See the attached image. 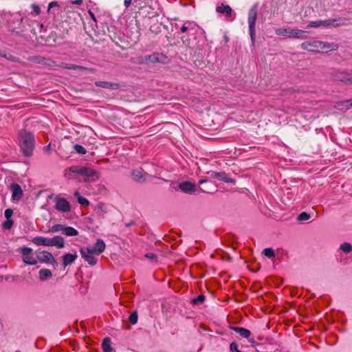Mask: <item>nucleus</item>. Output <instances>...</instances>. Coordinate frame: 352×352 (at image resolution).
<instances>
[{"instance_id":"6e6552de","label":"nucleus","mask_w":352,"mask_h":352,"mask_svg":"<svg viewBox=\"0 0 352 352\" xmlns=\"http://www.w3.org/2000/svg\"><path fill=\"white\" fill-rule=\"evenodd\" d=\"M55 206L54 208L63 213L69 212L72 210V206L70 203L63 197H60L58 195H56L54 197Z\"/></svg>"},{"instance_id":"f257e3e1","label":"nucleus","mask_w":352,"mask_h":352,"mask_svg":"<svg viewBox=\"0 0 352 352\" xmlns=\"http://www.w3.org/2000/svg\"><path fill=\"white\" fill-rule=\"evenodd\" d=\"M19 144L21 151L25 157H30L33 154L35 147L34 135L26 129H21L19 132Z\"/></svg>"},{"instance_id":"c03bdc74","label":"nucleus","mask_w":352,"mask_h":352,"mask_svg":"<svg viewBox=\"0 0 352 352\" xmlns=\"http://www.w3.org/2000/svg\"><path fill=\"white\" fill-rule=\"evenodd\" d=\"M54 7H58V4L55 1H52L51 3H49V6H48V11L50 12L51 10L54 8Z\"/></svg>"},{"instance_id":"c756f323","label":"nucleus","mask_w":352,"mask_h":352,"mask_svg":"<svg viewBox=\"0 0 352 352\" xmlns=\"http://www.w3.org/2000/svg\"><path fill=\"white\" fill-rule=\"evenodd\" d=\"M74 196L77 197L78 202L83 206H89V201L85 197H83L80 195V193L78 191H76L74 193Z\"/></svg>"},{"instance_id":"a19ab883","label":"nucleus","mask_w":352,"mask_h":352,"mask_svg":"<svg viewBox=\"0 0 352 352\" xmlns=\"http://www.w3.org/2000/svg\"><path fill=\"white\" fill-rule=\"evenodd\" d=\"M145 257L151 260V261H157V256L155 254L153 253H146L145 254Z\"/></svg>"},{"instance_id":"c85d7f7f","label":"nucleus","mask_w":352,"mask_h":352,"mask_svg":"<svg viewBox=\"0 0 352 352\" xmlns=\"http://www.w3.org/2000/svg\"><path fill=\"white\" fill-rule=\"evenodd\" d=\"M63 234L67 236H75L78 234V232L73 227L65 226Z\"/></svg>"},{"instance_id":"7c9ffc66","label":"nucleus","mask_w":352,"mask_h":352,"mask_svg":"<svg viewBox=\"0 0 352 352\" xmlns=\"http://www.w3.org/2000/svg\"><path fill=\"white\" fill-rule=\"evenodd\" d=\"M340 249L345 254H349L352 251V245L350 243L344 242L340 245Z\"/></svg>"},{"instance_id":"cd10ccee","label":"nucleus","mask_w":352,"mask_h":352,"mask_svg":"<svg viewBox=\"0 0 352 352\" xmlns=\"http://www.w3.org/2000/svg\"><path fill=\"white\" fill-rule=\"evenodd\" d=\"M39 278L41 280H46L52 276V272L48 269H41L39 272Z\"/></svg>"},{"instance_id":"58836bf2","label":"nucleus","mask_w":352,"mask_h":352,"mask_svg":"<svg viewBox=\"0 0 352 352\" xmlns=\"http://www.w3.org/2000/svg\"><path fill=\"white\" fill-rule=\"evenodd\" d=\"M12 214H13V210L11 208H8L4 212L5 217L7 219H10V218L12 216Z\"/></svg>"},{"instance_id":"f8f14e48","label":"nucleus","mask_w":352,"mask_h":352,"mask_svg":"<svg viewBox=\"0 0 352 352\" xmlns=\"http://www.w3.org/2000/svg\"><path fill=\"white\" fill-rule=\"evenodd\" d=\"M210 177L228 184H234L235 180L228 176L225 172H212Z\"/></svg>"},{"instance_id":"a18cd8bd","label":"nucleus","mask_w":352,"mask_h":352,"mask_svg":"<svg viewBox=\"0 0 352 352\" xmlns=\"http://www.w3.org/2000/svg\"><path fill=\"white\" fill-rule=\"evenodd\" d=\"M160 26H157V27L155 28L154 26L151 25V26L150 27V30H151V32H153L157 33L158 32H160Z\"/></svg>"},{"instance_id":"72a5a7b5","label":"nucleus","mask_w":352,"mask_h":352,"mask_svg":"<svg viewBox=\"0 0 352 352\" xmlns=\"http://www.w3.org/2000/svg\"><path fill=\"white\" fill-rule=\"evenodd\" d=\"M138 313L137 311H133L132 312L129 317V322L133 324H135L137 323L138 322Z\"/></svg>"},{"instance_id":"c9c22d12","label":"nucleus","mask_w":352,"mask_h":352,"mask_svg":"<svg viewBox=\"0 0 352 352\" xmlns=\"http://www.w3.org/2000/svg\"><path fill=\"white\" fill-rule=\"evenodd\" d=\"M74 149L76 151V153L81 154V155H84L87 153L86 148L79 144L74 145Z\"/></svg>"},{"instance_id":"603ef678","label":"nucleus","mask_w":352,"mask_h":352,"mask_svg":"<svg viewBox=\"0 0 352 352\" xmlns=\"http://www.w3.org/2000/svg\"><path fill=\"white\" fill-rule=\"evenodd\" d=\"M89 14H90V15L91 16V18H92L94 21H96V18H95L94 14L91 12H89Z\"/></svg>"},{"instance_id":"864d4df0","label":"nucleus","mask_w":352,"mask_h":352,"mask_svg":"<svg viewBox=\"0 0 352 352\" xmlns=\"http://www.w3.org/2000/svg\"><path fill=\"white\" fill-rule=\"evenodd\" d=\"M133 224H134V222L131 221L129 223L126 224V226L129 227V226H132Z\"/></svg>"},{"instance_id":"79ce46f5","label":"nucleus","mask_w":352,"mask_h":352,"mask_svg":"<svg viewBox=\"0 0 352 352\" xmlns=\"http://www.w3.org/2000/svg\"><path fill=\"white\" fill-rule=\"evenodd\" d=\"M32 12L34 13L35 15H38L40 13L41 10L38 6L33 4L32 6Z\"/></svg>"},{"instance_id":"2f4dec72","label":"nucleus","mask_w":352,"mask_h":352,"mask_svg":"<svg viewBox=\"0 0 352 352\" xmlns=\"http://www.w3.org/2000/svg\"><path fill=\"white\" fill-rule=\"evenodd\" d=\"M64 225L62 224H56L54 225L47 232H62L63 233Z\"/></svg>"},{"instance_id":"39448f33","label":"nucleus","mask_w":352,"mask_h":352,"mask_svg":"<svg viewBox=\"0 0 352 352\" xmlns=\"http://www.w3.org/2000/svg\"><path fill=\"white\" fill-rule=\"evenodd\" d=\"M275 33L278 36H287L289 38L305 39L307 38L306 32L298 29L278 28Z\"/></svg>"},{"instance_id":"ddd939ff","label":"nucleus","mask_w":352,"mask_h":352,"mask_svg":"<svg viewBox=\"0 0 352 352\" xmlns=\"http://www.w3.org/2000/svg\"><path fill=\"white\" fill-rule=\"evenodd\" d=\"M82 257L90 265H95L97 263V258L94 256L92 253H88L87 250L84 248H81L80 250Z\"/></svg>"},{"instance_id":"423d86ee","label":"nucleus","mask_w":352,"mask_h":352,"mask_svg":"<svg viewBox=\"0 0 352 352\" xmlns=\"http://www.w3.org/2000/svg\"><path fill=\"white\" fill-rule=\"evenodd\" d=\"M346 19L339 17L333 19L312 21L311 23H309V26L311 28H318L320 25H324L325 27H338L341 25H345L346 24Z\"/></svg>"},{"instance_id":"37998d69","label":"nucleus","mask_w":352,"mask_h":352,"mask_svg":"<svg viewBox=\"0 0 352 352\" xmlns=\"http://www.w3.org/2000/svg\"><path fill=\"white\" fill-rule=\"evenodd\" d=\"M190 23H188V25H186V23L184 24L181 28H180V30L182 32L184 33L186 32L188 29H190Z\"/></svg>"},{"instance_id":"f03ea898","label":"nucleus","mask_w":352,"mask_h":352,"mask_svg":"<svg viewBox=\"0 0 352 352\" xmlns=\"http://www.w3.org/2000/svg\"><path fill=\"white\" fill-rule=\"evenodd\" d=\"M301 48L314 52H320V50H329L330 51L337 50L338 45L335 43H325L319 41H306L301 44Z\"/></svg>"},{"instance_id":"4468645a","label":"nucleus","mask_w":352,"mask_h":352,"mask_svg":"<svg viewBox=\"0 0 352 352\" xmlns=\"http://www.w3.org/2000/svg\"><path fill=\"white\" fill-rule=\"evenodd\" d=\"M179 188L187 194H192L196 191L195 184L190 182H183L179 184Z\"/></svg>"},{"instance_id":"49530a36","label":"nucleus","mask_w":352,"mask_h":352,"mask_svg":"<svg viewBox=\"0 0 352 352\" xmlns=\"http://www.w3.org/2000/svg\"><path fill=\"white\" fill-rule=\"evenodd\" d=\"M48 263L52 264L53 266H57V265H58V263H57V261L55 260V258H54V256H52V259H51Z\"/></svg>"},{"instance_id":"393cba45","label":"nucleus","mask_w":352,"mask_h":352,"mask_svg":"<svg viewBox=\"0 0 352 352\" xmlns=\"http://www.w3.org/2000/svg\"><path fill=\"white\" fill-rule=\"evenodd\" d=\"M60 67L64 69H67L78 70L80 72H84V71L87 70V68H86L83 66L77 65H74V64H72V63H62L60 64Z\"/></svg>"},{"instance_id":"dca6fc26","label":"nucleus","mask_w":352,"mask_h":352,"mask_svg":"<svg viewBox=\"0 0 352 352\" xmlns=\"http://www.w3.org/2000/svg\"><path fill=\"white\" fill-rule=\"evenodd\" d=\"M78 258V254L75 252L74 253H66L62 256L63 265L64 268L75 262Z\"/></svg>"},{"instance_id":"6e6d98bb","label":"nucleus","mask_w":352,"mask_h":352,"mask_svg":"<svg viewBox=\"0 0 352 352\" xmlns=\"http://www.w3.org/2000/svg\"><path fill=\"white\" fill-rule=\"evenodd\" d=\"M15 352H20L19 351H16Z\"/></svg>"},{"instance_id":"b1692460","label":"nucleus","mask_w":352,"mask_h":352,"mask_svg":"<svg viewBox=\"0 0 352 352\" xmlns=\"http://www.w3.org/2000/svg\"><path fill=\"white\" fill-rule=\"evenodd\" d=\"M50 239L51 238H46L43 236H36L33 238L32 243H34L36 245H44V246H50Z\"/></svg>"},{"instance_id":"3c124183","label":"nucleus","mask_w":352,"mask_h":352,"mask_svg":"<svg viewBox=\"0 0 352 352\" xmlns=\"http://www.w3.org/2000/svg\"><path fill=\"white\" fill-rule=\"evenodd\" d=\"M208 179H200L199 182V184H203L204 183H206V182H208Z\"/></svg>"},{"instance_id":"473e14b6","label":"nucleus","mask_w":352,"mask_h":352,"mask_svg":"<svg viewBox=\"0 0 352 352\" xmlns=\"http://www.w3.org/2000/svg\"><path fill=\"white\" fill-rule=\"evenodd\" d=\"M263 253L268 258H273L275 256L274 250L271 248L264 249Z\"/></svg>"},{"instance_id":"2eb2a0df","label":"nucleus","mask_w":352,"mask_h":352,"mask_svg":"<svg viewBox=\"0 0 352 352\" xmlns=\"http://www.w3.org/2000/svg\"><path fill=\"white\" fill-rule=\"evenodd\" d=\"M333 107L342 111H346L352 108V98L344 101H338L334 103Z\"/></svg>"},{"instance_id":"09e8293b","label":"nucleus","mask_w":352,"mask_h":352,"mask_svg":"<svg viewBox=\"0 0 352 352\" xmlns=\"http://www.w3.org/2000/svg\"><path fill=\"white\" fill-rule=\"evenodd\" d=\"M72 3L80 6L82 3V0H76L73 1Z\"/></svg>"},{"instance_id":"412c9836","label":"nucleus","mask_w":352,"mask_h":352,"mask_svg":"<svg viewBox=\"0 0 352 352\" xmlns=\"http://www.w3.org/2000/svg\"><path fill=\"white\" fill-rule=\"evenodd\" d=\"M52 256V254L47 251H41L36 254V258L41 263H49Z\"/></svg>"},{"instance_id":"1a4fd4ad","label":"nucleus","mask_w":352,"mask_h":352,"mask_svg":"<svg viewBox=\"0 0 352 352\" xmlns=\"http://www.w3.org/2000/svg\"><path fill=\"white\" fill-rule=\"evenodd\" d=\"M32 249L30 248H22L21 253L23 256V261L28 265H34L37 263L36 258L33 256Z\"/></svg>"},{"instance_id":"a211bd4d","label":"nucleus","mask_w":352,"mask_h":352,"mask_svg":"<svg viewBox=\"0 0 352 352\" xmlns=\"http://www.w3.org/2000/svg\"><path fill=\"white\" fill-rule=\"evenodd\" d=\"M12 190V198L14 200H19L23 195V191L21 187L17 184H13L11 185Z\"/></svg>"},{"instance_id":"20e7f679","label":"nucleus","mask_w":352,"mask_h":352,"mask_svg":"<svg viewBox=\"0 0 352 352\" xmlns=\"http://www.w3.org/2000/svg\"><path fill=\"white\" fill-rule=\"evenodd\" d=\"M257 13H258V6L256 4L254 5L248 12V22L249 26V32L251 38L252 45H254L255 37H256V30H255V25L257 19Z\"/></svg>"},{"instance_id":"e433bc0d","label":"nucleus","mask_w":352,"mask_h":352,"mask_svg":"<svg viewBox=\"0 0 352 352\" xmlns=\"http://www.w3.org/2000/svg\"><path fill=\"white\" fill-rule=\"evenodd\" d=\"M205 299V296L203 294L199 295L197 298L192 299V302L194 305H198L204 302Z\"/></svg>"},{"instance_id":"bb28decb","label":"nucleus","mask_w":352,"mask_h":352,"mask_svg":"<svg viewBox=\"0 0 352 352\" xmlns=\"http://www.w3.org/2000/svg\"><path fill=\"white\" fill-rule=\"evenodd\" d=\"M101 346L104 352H113V349L111 347V339L109 338H104Z\"/></svg>"},{"instance_id":"6ab92c4d","label":"nucleus","mask_w":352,"mask_h":352,"mask_svg":"<svg viewBox=\"0 0 352 352\" xmlns=\"http://www.w3.org/2000/svg\"><path fill=\"white\" fill-rule=\"evenodd\" d=\"M95 85L97 87L105 88V89H118L120 88V85L116 82H110L107 81H96L95 82Z\"/></svg>"},{"instance_id":"4c0bfd02","label":"nucleus","mask_w":352,"mask_h":352,"mask_svg":"<svg viewBox=\"0 0 352 352\" xmlns=\"http://www.w3.org/2000/svg\"><path fill=\"white\" fill-rule=\"evenodd\" d=\"M14 224V222L11 219H7L6 221L3 223V228L6 230H10Z\"/></svg>"},{"instance_id":"8fccbe9b","label":"nucleus","mask_w":352,"mask_h":352,"mask_svg":"<svg viewBox=\"0 0 352 352\" xmlns=\"http://www.w3.org/2000/svg\"><path fill=\"white\" fill-rule=\"evenodd\" d=\"M50 146H51L50 144H48V145H47V146H45L43 147V151H44L45 152H46V151H49L50 150Z\"/></svg>"},{"instance_id":"5701e85b","label":"nucleus","mask_w":352,"mask_h":352,"mask_svg":"<svg viewBox=\"0 0 352 352\" xmlns=\"http://www.w3.org/2000/svg\"><path fill=\"white\" fill-rule=\"evenodd\" d=\"M28 60L32 63L41 64V65H49V62H52L50 59H46L41 56H30Z\"/></svg>"},{"instance_id":"7ed1b4c3","label":"nucleus","mask_w":352,"mask_h":352,"mask_svg":"<svg viewBox=\"0 0 352 352\" xmlns=\"http://www.w3.org/2000/svg\"><path fill=\"white\" fill-rule=\"evenodd\" d=\"M68 171L69 173L85 176L86 177L85 180L95 181L98 178V173L97 171L85 166H72L69 168Z\"/></svg>"},{"instance_id":"ea45409f","label":"nucleus","mask_w":352,"mask_h":352,"mask_svg":"<svg viewBox=\"0 0 352 352\" xmlns=\"http://www.w3.org/2000/svg\"><path fill=\"white\" fill-rule=\"evenodd\" d=\"M230 348L232 352H241V351L238 349L237 344L235 342H232L230 345Z\"/></svg>"},{"instance_id":"f3484780","label":"nucleus","mask_w":352,"mask_h":352,"mask_svg":"<svg viewBox=\"0 0 352 352\" xmlns=\"http://www.w3.org/2000/svg\"><path fill=\"white\" fill-rule=\"evenodd\" d=\"M350 78L351 75L344 72H338L333 74L335 80L340 81L348 85H349Z\"/></svg>"},{"instance_id":"aec40b11","label":"nucleus","mask_w":352,"mask_h":352,"mask_svg":"<svg viewBox=\"0 0 352 352\" xmlns=\"http://www.w3.org/2000/svg\"><path fill=\"white\" fill-rule=\"evenodd\" d=\"M216 11L218 13L225 14L227 19H230L232 13V9L228 5L221 4L216 8Z\"/></svg>"},{"instance_id":"9d476101","label":"nucleus","mask_w":352,"mask_h":352,"mask_svg":"<svg viewBox=\"0 0 352 352\" xmlns=\"http://www.w3.org/2000/svg\"><path fill=\"white\" fill-rule=\"evenodd\" d=\"M106 245L102 239H98L94 245H89L85 249L88 253L100 255L105 250Z\"/></svg>"},{"instance_id":"a878e982","label":"nucleus","mask_w":352,"mask_h":352,"mask_svg":"<svg viewBox=\"0 0 352 352\" xmlns=\"http://www.w3.org/2000/svg\"><path fill=\"white\" fill-rule=\"evenodd\" d=\"M231 329L244 338H248L251 334L248 329L243 327H232Z\"/></svg>"},{"instance_id":"4be33fe9","label":"nucleus","mask_w":352,"mask_h":352,"mask_svg":"<svg viewBox=\"0 0 352 352\" xmlns=\"http://www.w3.org/2000/svg\"><path fill=\"white\" fill-rule=\"evenodd\" d=\"M50 246H55L57 248H63L65 246V240L60 236H55L50 239Z\"/></svg>"},{"instance_id":"0eeeda50","label":"nucleus","mask_w":352,"mask_h":352,"mask_svg":"<svg viewBox=\"0 0 352 352\" xmlns=\"http://www.w3.org/2000/svg\"><path fill=\"white\" fill-rule=\"evenodd\" d=\"M168 62V58L162 53L155 52L150 55H146L139 58V63H162L166 64Z\"/></svg>"},{"instance_id":"f704fd0d","label":"nucleus","mask_w":352,"mask_h":352,"mask_svg":"<svg viewBox=\"0 0 352 352\" xmlns=\"http://www.w3.org/2000/svg\"><path fill=\"white\" fill-rule=\"evenodd\" d=\"M310 214L306 212H302L300 214H298L297 217V220L300 221H307L310 219Z\"/></svg>"},{"instance_id":"5fc2aeb1","label":"nucleus","mask_w":352,"mask_h":352,"mask_svg":"<svg viewBox=\"0 0 352 352\" xmlns=\"http://www.w3.org/2000/svg\"><path fill=\"white\" fill-rule=\"evenodd\" d=\"M349 85H352V76L351 75Z\"/></svg>"},{"instance_id":"de8ad7c7","label":"nucleus","mask_w":352,"mask_h":352,"mask_svg":"<svg viewBox=\"0 0 352 352\" xmlns=\"http://www.w3.org/2000/svg\"><path fill=\"white\" fill-rule=\"evenodd\" d=\"M133 0H124V5L126 8H129Z\"/></svg>"},{"instance_id":"9b49d317","label":"nucleus","mask_w":352,"mask_h":352,"mask_svg":"<svg viewBox=\"0 0 352 352\" xmlns=\"http://www.w3.org/2000/svg\"><path fill=\"white\" fill-rule=\"evenodd\" d=\"M147 175L148 174L142 168L133 169L131 171L132 178L137 182H144Z\"/></svg>"}]
</instances>
